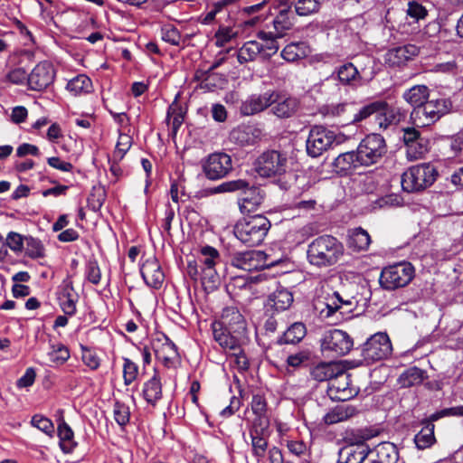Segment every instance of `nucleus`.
Here are the masks:
<instances>
[{
    "label": "nucleus",
    "instance_id": "f257e3e1",
    "mask_svg": "<svg viewBox=\"0 0 463 463\" xmlns=\"http://www.w3.org/2000/svg\"><path fill=\"white\" fill-rule=\"evenodd\" d=\"M213 339L225 353L245 347L250 343L247 323L238 308L227 307L221 318L212 324Z\"/></svg>",
    "mask_w": 463,
    "mask_h": 463
},
{
    "label": "nucleus",
    "instance_id": "f03ea898",
    "mask_svg": "<svg viewBox=\"0 0 463 463\" xmlns=\"http://www.w3.org/2000/svg\"><path fill=\"white\" fill-rule=\"evenodd\" d=\"M239 207L241 213L247 215L235 224V237L249 247L261 244L271 227L272 220L263 214L250 215L254 211L249 209L247 204H239Z\"/></svg>",
    "mask_w": 463,
    "mask_h": 463
},
{
    "label": "nucleus",
    "instance_id": "7ed1b4c3",
    "mask_svg": "<svg viewBox=\"0 0 463 463\" xmlns=\"http://www.w3.org/2000/svg\"><path fill=\"white\" fill-rule=\"evenodd\" d=\"M344 245L337 238L324 234L317 237L308 244L307 259L312 266L330 267L338 262L344 255Z\"/></svg>",
    "mask_w": 463,
    "mask_h": 463
},
{
    "label": "nucleus",
    "instance_id": "20e7f679",
    "mask_svg": "<svg viewBox=\"0 0 463 463\" xmlns=\"http://www.w3.org/2000/svg\"><path fill=\"white\" fill-rule=\"evenodd\" d=\"M463 416V405L445 408L435 411L420 420L421 430L414 436V443L418 449H426L436 443L434 422L444 417Z\"/></svg>",
    "mask_w": 463,
    "mask_h": 463
},
{
    "label": "nucleus",
    "instance_id": "39448f33",
    "mask_svg": "<svg viewBox=\"0 0 463 463\" xmlns=\"http://www.w3.org/2000/svg\"><path fill=\"white\" fill-rule=\"evenodd\" d=\"M415 276V269L407 261L398 262L383 269L379 283L383 289L394 290L407 286Z\"/></svg>",
    "mask_w": 463,
    "mask_h": 463
},
{
    "label": "nucleus",
    "instance_id": "423d86ee",
    "mask_svg": "<svg viewBox=\"0 0 463 463\" xmlns=\"http://www.w3.org/2000/svg\"><path fill=\"white\" fill-rule=\"evenodd\" d=\"M438 172L431 164H420L410 167L402 177V186L407 192H417L430 186Z\"/></svg>",
    "mask_w": 463,
    "mask_h": 463
},
{
    "label": "nucleus",
    "instance_id": "0eeeda50",
    "mask_svg": "<svg viewBox=\"0 0 463 463\" xmlns=\"http://www.w3.org/2000/svg\"><path fill=\"white\" fill-rule=\"evenodd\" d=\"M450 109L451 102L448 99H428L423 105L412 109L411 119L417 127L429 126L449 113Z\"/></svg>",
    "mask_w": 463,
    "mask_h": 463
},
{
    "label": "nucleus",
    "instance_id": "6e6552de",
    "mask_svg": "<svg viewBox=\"0 0 463 463\" xmlns=\"http://www.w3.org/2000/svg\"><path fill=\"white\" fill-rule=\"evenodd\" d=\"M340 143V137L334 131L323 126H313L306 140V150L309 156L315 158Z\"/></svg>",
    "mask_w": 463,
    "mask_h": 463
},
{
    "label": "nucleus",
    "instance_id": "1a4fd4ad",
    "mask_svg": "<svg viewBox=\"0 0 463 463\" xmlns=\"http://www.w3.org/2000/svg\"><path fill=\"white\" fill-rule=\"evenodd\" d=\"M229 263L245 271L260 270L275 266L277 261H267L264 251L256 250H234L229 252Z\"/></svg>",
    "mask_w": 463,
    "mask_h": 463
},
{
    "label": "nucleus",
    "instance_id": "9d476101",
    "mask_svg": "<svg viewBox=\"0 0 463 463\" xmlns=\"http://www.w3.org/2000/svg\"><path fill=\"white\" fill-rule=\"evenodd\" d=\"M392 345L386 333L378 332L371 335L362 345L361 355L369 365L374 362L384 360L392 354Z\"/></svg>",
    "mask_w": 463,
    "mask_h": 463
},
{
    "label": "nucleus",
    "instance_id": "9b49d317",
    "mask_svg": "<svg viewBox=\"0 0 463 463\" xmlns=\"http://www.w3.org/2000/svg\"><path fill=\"white\" fill-rule=\"evenodd\" d=\"M387 151L384 138L379 134L367 135L357 146L360 164L369 166L378 163Z\"/></svg>",
    "mask_w": 463,
    "mask_h": 463
},
{
    "label": "nucleus",
    "instance_id": "f8f14e48",
    "mask_svg": "<svg viewBox=\"0 0 463 463\" xmlns=\"http://www.w3.org/2000/svg\"><path fill=\"white\" fill-rule=\"evenodd\" d=\"M255 169L263 177L279 176L287 172L288 158L279 151H267L256 160Z\"/></svg>",
    "mask_w": 463,
    "mask_h": 463
},
{
    "label": "nucleus",
    "instance_id": "ddd939ff",
    "mask_svg": "<svg viewBox=\"0 0 463 463\" xmlns=\"http://www.w3.org/2000/svg\"><path fill=\"white\" fill-rule=\"evenodd\" d=\"M320 342L322 351L332 352L337 356L347 354L354 346L353 338L348 333L340 329L326 331Z\"/></svg>",
    "mask_w": 463,
    "mask_h": 463
},
{
    "label": "nucleus",
    "instance_id": "4468645a",
    "mask_svg": "<svg viewBox=\"0 0 463 463\" xmlns=\"http://www.w3.org/2000/svg\"><path fill=\"white\" fill-rule=\"evenodd\" d=\"M203 168L208 179H221L232 170V158L225 153L211 154L203 163Z\"/></svg>",
    "mask_w": 463,
    "mask_h": 463
},
{
    "label": "nucleus",
    "instance_id": "2eb2a0df",
    "mask_svg": "<svg viewBox=\"0 0 463 463\" xmlns=\"http://www.w3.org/2000/svg\"><path fill=\"white\" fill-rule=\"evenodd\" d=\"M54 76V69L50 62H39L28 75V87L32 90L42 91L53 82Z\"/></svg>",
    "mask_w": 463,
    "mask_h": 463
},
{
    "label": "nucleus",
    "instance_id": "dca6fc26",
    "mask_svg": "<svg viewBox=\"0 0 463 463\" xmlns=\"http://www.w3.org/2000/svg\"><path fill=\"white\" fill-rule=\"evenodd\" d=\"M238 0H217L209 4L200 20L203 24H211L213 22L222 23L226 20L235 6Z\"/></svg>",
    "mask_w": 463,
    "mask_h": 463
},
{
    "label": "nucleus",
    "instance_id": "f3484780",
    "mask_svg": "<svg viewBox=\"0 0 463 463\" xmlns=\"http://www.w3.org/2000/svg\"><path fill=\"white\" fill-rule=\"evenodd\" d=\"M200 253L201 257H199L198 261L202 264L203 283L205 279L214 283L218 279L215 265L220 260V253L215 248L209 245L203 246L200 249Z\"/></svg>",
    "mask_w": 463,
    "mask_h": 463
},
{
    "label": "nucleus",
    "instance_id": "a211bd4d",
    "mask_svg": "<svg viewBox=\"0 0 463 463\" xmlns=\"http://www.w3.org/2000/svg\"><path fill=\"white\" fill-rule=\"evenodd\" d=\"M278 91L269 90L261 94L250 96L241 107V111L245 116L261 112L276 101Z\"/></svg>",
    "mask_w": 463,
    "mask_h": 463
},
{
    "label": "nucleus",
    "instance_id": "6ab92c4d",
    "mask_svg": "<svg viewBox=\"0 0 463 463\" xmlns=\"http://www.w3.org/2000/svg\"><path fill=\"white\" fill-rule=\"evenodd\" d=\"M140 274L145 283L153 288H161L165 274L161 269L159 261L156 257L147 259L140 267Z\"/></svg>",
    "mask_w": 463,
    "mask_h": 463
},
{
    "label": "nucleus",
    "instance_id": "aec40b11",
    "mask_svg": "<svg viewBox=\"0 0 463 463\" xmlns=\"http://www.w3.org/2000/svg\"><path fill=\"white\" fill-rule=\"evenodd\" d=\"M300 109V100L292 96H282L278 92L276 101L271 105V113L280 119L295 116Z\"/></svg>",
    "mask_w": 463,
    "mask_h": 463
},
{
    "label": "nucleus",
    "instance_id": "412c9836",
    "mask_svg": "<svg viewBox=\"0 0 463 463\" xmlns=\"http://www.w3.org/2000/svg\"><path fill=\"white\" fill-rule=\"evenodd\" d=\"M420 52L418 46L406 44L389 50L385 54V61L392 67L405 65L409 61L416 57Z\"/></svg>",
    "mask_w": 463,
    "mask_h": 463
},
{
    "label": "nucleus",
    "instance_id": "4be33fe9",
    "mask_svg": "<svg viewBox=\"0 0 463 463\" xmlns=\"http://www.w3.org/2000/svg\"><path fill=\"white\" fill-rule=\"evenodd\" d=\"M266 428H259L255 420L249 434L251 440V454L253 458L260 462L265 456L269 447L268 439L264 436Z\"/></svg>",
    "mask_w": 463,
    "mask_h": 463
},
{
    "label": "nucleus",
    "instance_id": "5701e85b",
    "mask_svg": "<svg viewBox=\"0 0 463 463\" xmlns=\"http://www.w3.org/2000/svg\"><path fill=\"white\" fill-rule=\"evenodd\" d=\"M294 301L291 291L285 288H278L269 295L265 303L266 311L275 310L281 312L288 309Z\"/></svg>",
    "mask_w": 463,
    "mask_h": 463
},
{
    "label": "nucleus",
    "instance_id": "b1692460",
    "mask_svg": "<svg viewBox=\"0 0 463 463\" xmlns=\"http://www.w3.org/2000/svg\"><path fill=\"white\" fill-rule=\"evenodd\" d=\"M57 412L59 413V418L57 420V435L60 439L59 445L63 453L70 454L74 450L78 444L74 440V432L72 429L63 418V411L59 410Z\"/></svg>",
    "mask_w": 463,
    "mask_h": 463
},
{
    "label": "nucleus",
    "instance_id": "393cba45",
    "mask_svg": "<svg viewBox=\"0 0 463 463\" xmlns=\"http://www.w3.org/2000/svg\"><path fill=\"white\" fill-rule=\"evenodd\" d=\"M330 78L338 80L342 85L352 87L360 85L362 79L357 68L350 62L338 67Z\"/></svg>",
    "mask_w": 463,
    "mask_h": 463
},
{
    "label": "nucleus",
    "instance_id": "a878e982",
    "mask_svg": "<svg viewBox=\"0 0 463 463\" xmlns=\"http://www.w3.org/2000/svg\"><path fill=\"white\" fill-rule=\"evenodd\" d=\"M358 413L356 407L341 403L335 406L323 417V421L326 425H333L341 421L347 420L348 419L355 416Z\"/></svg>",
    "mask_w": 463,
    "mask_h": 463
},
{
    "label": "nucleus",
    "instance_id": "bb28decb",
    "mask_svg": "<svg viewBox=\"0 0 463 463\" xmlns=\"http://www.w3.org/2000/svg\"><path fill=\"white\" fill-rule=\"evenodd\" d=\"M373 454L369 446H347L340 449L337 463H364Z\"/></svg>",
    "mask_w": 463,
    "mask_h": 463
},
{
    "label": "nucleus",
    "instance_id": "cd10ccee",
    "mask_svg": "<svg viewBox=\"0 0 463 463\" xmlns=\"http://www.w3.org/2000/svg\"><path fill=\"white\" fill-rule=\"evenodd\" d=\"M295 23L294 13L287 4L279 6V12L273 20V27L277 36H283L285 33L292 28Z\"/></svg>",
    "mask_w": 463,
    "mask_h": 463
},
{
    "label": "nucleus",
    "instance_id": "c85d7f7f",
    "mask_svg": "<svg viewBox=\"0 0 463 463\" xmlns=\"http://www.w3.org/2000/svg\"><path fill=\"white\" fill-rule=\"evenodd\" d=\"M380 430L374 427H364L348 430L345 432V440L349 446L361 447L367 446L365 441L378 436Z\"/></svg>",
    "mask_w": 463,
    "mask_h": 463
},
{
    "label": "nucleus",
    "instance_id": "c756f323",
    "mask_svg": "<svg viewBox=\"0 0 463 463\" xmlns=\"http://www.w3.org/2000/svg\"><path fill=\"white\" fill-rule=\"evenodd\" d=\"M307 335L306 325L302 322L291 324L276 340L278 345H298Z\"/></svg>",
    "mask_w": 463,
    "mask_h": 463
},
{
    "label": "nucleus",
    "instance_id": "7c9ffc66",
    "mask_svg": "<svg viewBox=\"0 0 463 463\" xmlns=\"http://www.w3.org/2000/svg\"><path fill=\"white\" fill-rule=\"evenodd\" d=\"M427 378L428 374L425 370L411 366L399 375L397 382L402 388H411L420 385Z\"/></svg>",
    "mask_w": 463,
    "mask_h": 463
},
{
    "label": "nucleus",
    "instance_id": "2f4dec72",
    "mask_svg": "<svg viewBox=\"0 0 463 463\" xmlns=\"http://www.w3.org/2000/svg\"><path fill=\"white\" fill-rule=\"evenodd\" d=\"M317 363V355L310 348H303L297 353L289 354L286 360L288 366L293 368L309 367Z\"/></svg>",
    "mask_w": 463,
    "mask_h": 463
},
{
    "label": "nucleus",
    "instance_id": "473e14b6",
    "mask_svg": "<svg viewBox=\"0 0 463 463\" xmlns=\"http://www.w3.org/2000/svg\"><path fill=\"white\" fill-rule=\"evenodd\" d=\"M155 374L144 383L143 397L146 402L152 406L162 398V383L156 369H154Z\"/></svg>",
    "mask_w": 463,
    "mask_h": 463
},
{
    "label": "nucleus",
    "instance_id": "72a5a7b5",
    "mask_svg": "<svg viewBox=\"0 0 463 463\" xmlns=\"http://www.w3.org/2000/svg\"><path fill=\"white\" fill-rule=\"evenodd\" d=\"M64 286L59 295V304L66 316L73 317L76 314V302L77 298H74L72 292L73 283L72 281L64 282Z\"/></svg>",
    "mask_w": 463,
    "mask_h": 463
},
{
    "label": "nucleus",
    "instance_id": "f704fd0d",
    "mask_svg": "<svg viewBox=\"0 0 463 463\" xmlns=\"http://www.w3.org/2000/svg\"><path fill=\"white\" fill-rule=\"evenodd\" d=\"M151 347L156 356H180L175 344L165 334L153 338Z\"/></svg>",
    "mask_w": 463,
    "mask_h": 463
},
{
    "label": "nucleus",
    "instance_id": "c9c22d12",
    "mask_svg": "<svg viewBox=\"0 0 463 463\" xmlns=\"http://www.w3.org/2000/svg\"><path fill=\"white\" fill-rule=\"evenodd\" d=\"M362 165L356 151H350L340 154L333 163L335 171L337 174H346L357 166Z\"/></svg>",
    "mask_w": 463,
    "mask_h": 463
},
{
    "label": "nucleus",
    "instance_id": "e433bc0d",
    "mask_svg": "<svg viewBox=\"0 0 463 463\" xmlns=\"http://www.w3.org/2000/svg\"><path fill=\"white\" fill-rule=\"evenodd\" d=\"M310 377L317 382H326L337 376L335 367L333 364L320 361L317 356V363L309 368Z\"/></svg>",
    "mask_w": 463,
    "mask_h": 463
},
{
    "label": "nucleus",
    "instance_id": "4c0bfd02",
    "mask_svg": "<svg viewBox=\"0 0 463 463\" xmlns=\"http://www.w3.org/2000/svg\"><path fill=\"white\" fill-rule=\"evenodd\" d=\"M430 97V90L426 85H414L402 94L404 100L413 109L423 105Z\"/></svg>",
    "mask_w": 463,
    "mask_h": 463
},
{
    "label": "nucleus",
    "instance_id": "58836bf2",
    "mask_svg": "<svg viewBox=\"0 0 463 463\" xmlns=\"http://www.w3.org/2000/svg\"><path fill=\"white\" fill-rule=\"evenodd\" d=\"M375 459L379 463H397L399 451L397 446L390 441L379 443L375 448Z\"/></svg>",
    "mask_w": 463,
    "mask_h": 463
},
{
    "label": "nucleus",
    "instance_id": "ea45409f",
    "mask_svg": "<svg viewBox=\"0 0 463 463\" xmlns=\"http://www.w3.org/2000/svg\"><path fill=\"white\" fill-rule=\"evenodd\" d=\"M264 52L263 44L257 41L246 42L238 51L237 59L241 64L253 61Z\"/></svg>",
    "mask_w": 463,
    "mask_h": 463
},
{
    "label": "nucleus",
    "instance_id": "a19ab883",
    "mask_svg": "<svg viewBox=\"0 0 463 463\" xmlns=\"http://www.w3.org/2000/svg\"><path fill=\"white\" fill-rule=\"evenodd\" d=\"M195 78L200 80L199 88L204 91H213L225 83V79L214 72L196 71Z\"/></svg>",
    "mask_w": 463,
    "mask_h": 463
},
{
    "label": "nucleus",
    "instance_id": "79ce46f5",
    "mask_svg": "<svg viewBox=\"0 0 463 463\" xmlns=\"http://www.w3.org/2000/svg\"><path fill=\"white\" fill-rule=\"evenodd\" d=\"M386 107L387 102L383 100L371 102L362 107L355 114H354L353 118L350 120L346 119V124L361 122L373 114H378L379 112H382L386 109Z\"/></svg>",
    "mask_w": 463,
    "mask_h": 463
},
{
    "label": "nucleus",
    "instance_id": "37998d69",
    "mask_svg": "<svg viewBox=\"0 0 463 463\" xmlns=\"http://www.w3.org/2000/svg\"><path fill=\"white\" fill-rule=\"evenodd\" d=\"M66 89L73 96H80L91 91L92 82L85 74H80L69 80Z\"/></svg>",
    "mask_w": 463,
    "mask_h": 463
},
{
    "label": "nucleus",
    "instance_id": "c03bdc74",
    "mask_svg": "<svg viewBox=\"0 0 463 463\" xmlns=\"http://www.w3.org/2000/svg\"><path fill=\"white\" fill-rule=\"evenodd\" d=\"M309 49L305 43H292L284 47L281 51V57L287 61H296L307 57Z\"/></svg>",
    "mask_w": 463,
    "mask_h": 463
},
{
    "label": "nucleus",
    "instance_id": "a18cd8bd",
    "mask_svg": "<svg viewBox=\"0 0 463 463\" xmlns=\"http://www.w3.org/2000/svg\"><path fill=\"white\" fill-rule=\"evenodd\" d=\"M25 255L32 260L42 259L45 257V247L42 241L31 235L25 236Z\"/></svg>",
    "mask_w": 463,
    "mask_h": 463
},
{
    "label": "nucleus",
    "instance_id": "49530a36",
    "mask_svg": "<svg viewBox=\"0 0 463 463\" xmlns=\"http://www.w3.org/2000/svg\"><path fill=\"white\" fill-rule=\"evenodd\" d=\"M350 108L351 105L347 102L332 103L322 106L319 113L328 118H345Z\"/></svg>",
    "mask_w": 463,
    "mask_h": 463
},
{
    "label": "nucleus",
    "instance_id": "de8ad7c7",
    "mask_svg": "<svg viewBox=\"0 0 463 463\" xmlns=\"http://www.w3.org/2000/svg\"><path fill=\"white\" fill-rule=\"evenodd\" d=\"M238 36V31L229 25H220L214 33L215 45L223 47Z\"/></svg>",
    "mask_w": 463,
    "mask_h": 463
},
{
    "label": "nucleus",
    "instance_id": "09e8293b",
    "mask_svg": "<svg viewBox=\"0 0 463 463\" xmlns=\"http://www.w3.org/2000/svg\"><path fill=\"white\" fill-rule=\"evenodd\" d=\"M429 140L424 137L419 138L414 143H410L406 150L407 158L411 161L421 158L429 151Z\"/></svg>",
    "mask_w": 463,
    "mask_h": 463
},
{
    "label": "nucleus",
    "instance_id": "8fccbe9b",
    "mask_svg": "<svg viewBox=\"0 0 463 463\" xmlns=\"http://www.w3.org/2000/svg\"><path fill=\"white\" fill-rule=\"evenodd\" d=\"M231 139L235 143L244 146L254 141L252 128L250 126H239L231 132Z\"/></svg>",
    "mask_w": 463,
    "mask_h": 463
},
{
    "label": "nucleus",
    "instance_id": "3c124183",
    "mask_svg": "<svg viewBox=\"0 0 463 463\" xmlns=\"http://www.w3.org/2000/svg\"><path fill=\"white\" fill-rule=\"evenodd\" d=\"M184 121V113L176 101H174L168 108L167 124L174 132H176Z\"/></svg>",
    "mask_w": 463,
    "mask_h": 463
},
{
    "label": "nucleus",
    "instance_id": "603ef678",
    "mask_svg": "<svg viewBox=\"0 0 463 463\" xmlns=\"http://www.w3.org/2000/svg\"><path fill=\"white\" fill-rule=\"evenodd\" d=\"M320 8L319 0H296L295 11L300 16H307L317 13Z\"/></svg>",
    "mask_w": 463,
    "mask_h": 463
},
{
    "label": "nucleus",
    "instance_id": "864d4df0",
    "mask_svg": "<svg viewBox=\"0 0 463 463\" xmlns=\"http://www.w3.org/2000/svg\"><path fill=\"white\" fill-rule=\"evenodd\" d=\"M31 423L33 427L37 428L49 437H53L55 430L52 421L40 414H35L32 417Z\"/></svg>",
    "mask_w": 463,
    "mask_h": 463
},
{
    "label": "nucleus",
    "instance_id": "5fc2aeb1",
    "mask_svg": "<svg viewBox=\"0 0 463 463\" xmlns=\"http://www.w3.org/2000/svg\"><path fill=\"white\" fill-rule=\"evenodd\" d=\"M86 279L93 285H98L101 279V272L96 259H90L85 269Z\"/></svg>",
    "mask_w": 463,
    "mask_h": 463
},
{
    "label": "nucleus",
    "instance_id": "6e6d98bb",
    "mask_svg": "<svg viewBox=\"0 0 463 463\" xmlns=\"http://www.w3.org/2000/svg\"><path fill=\"white\" fill-rule=\"evenodd\" d=\"M123 379L125 385H130L138 375V366L131 359L123 358Z\"/></svg>",
    "mask_w": 463,
    "mask_h": 463
},
{
    "label": "nucleus",
    "instance_id": "4d7b16f0",
    "mask_svg": "<svg viewBox=\"0 0 463 463\" xmlns=\"http://www.w3.org/2000/svg\"><path fill=\"white\" fill-rule=\"evenodd\" d=\"M350 240L351 244L360 250L367 249L371 241L368 232L361 227L354 230Z\"/></svg>",
    "mask_w": 463,
    "mask_h": 463
},
{
    "label": "nucleus",
    "instance_id": "13d9d810",
    "mask_svg": "<svg viewBox=\"0 0 463 463\" xmlns=\"http://www.w3.org/2000/svg\"><path fill=\"white\" fill-rule=\"evenodd\" d=\"M178 214L181 218H184L190 225L199 224L201 215L195 207L191 204H185L184 207H178Z\"/></svg>",
    "mask_w": 463,
    "mask_h": 463
},
{
    "label": "nucleus",
    "instance_id": "bf43d9fd",
    "mask_svg": "<svg viewBox=\"0 0 463 463\" xmlns=\"http://www.w3.org/2000/svg\"><path fill=\"white\" fill-rule=\"evenodd\" d=\"M114 419L120 426H125L128 423L130 418L129 407L123 402L117 401L114 403Z\"/></svg>",
    "mask_w": 463,
    "mask_h": 463
},
{
    "label": "nucleus",
    "instance_id": "052dcab7",
    "mask_svg": "<svg viewBox=\"0 0 463 463\" xmlns=\"http://www.w3.org/2000/svg\"><path fill=\"white\" fill-rule=\"evenodd\" d=\"M25 236L15 232H8L5 244L14 252H22L24 249Z\"/></svg>",
    "mask_w": 463,
    "mask_h": 463
},
{
    "label": "nucleus",
    "instance_id": "680f3d73",
    "mask_svg": "<svg viewBox=\"0 0 463 463\" xmlns=\"http://www.w3.org/2000/svg\"><path fill=\"white\" fill-rule=\"evenodd\" d=\"M81 359L85 365L91 370H97L99 367V358L97 354L86 345H80Z\"/></svg>",
    "mask_w": 463,
    "mask_h": 463
},
{
    "label": "nucleus",
    "instance_id": "e2e57ef3",
    "mask_svg": "<svg viewBox=\"0 0 463 463\" xmlns=\"http://www.w3.org/2000/svg\"><path fill=\"white\" fill-rule=\"evenodd\" d=\"M50 360L56 364L61 365L66 363L70 358V351L67 346L59 344L53 350L49 353Z\"/></svg>",
    "mask_w": 463,
    "mask_h": 463
},
{
    "label": "nucleus",
    "instance_id": "0e129e2a",
    "mask_svg": "<svg viewBox=\"0 0 463 463\" xmlns=\"http://www.w3.org/2000/svg\"><path fill=\"white\" fill-rule=\"evenodd\" d=\"M161 37L163 41L176 46L180 44L182 39L178 30L170 24L162 27Z\"/></svg>",
    "mask_w": 463,
    "mask_h": 463
},
{
    "label": "nucleus",
    "instance_id": "69168bd1",
    "mask_svg": "<svg viewBox=\"0 0 463 463\" xmlns=\"http://www.w3.org/2000/svg\"><path fill=\"white\" fill-rule=\"evenodd\" d=\"M267 401L263 394H253L251 401V410L252 412L259 418L260 421L261 420V417H263L267 412Z\"/></svg>",
    "mask_w": 463,
    "mask_h": 463
},
{
    "label": "nucleus",
    "instance_id": "338daca9",
    "mask_svg": "<svg viewBox=\"0 0 463 463\" xmlns=\"http://www.w3.org/2000/svg\"><path fill=\"white\" fill-rule=\"evenodd\" d=\"M132 146V137L124 133H119L116 145L115 156L119 159L123 158Z\"/></svg>",
    "mask_w": 463,
    "mask_h": 463
},
{
    "label": "nucleus",
    "instance_id": "774afa93",
    "mask_svg": "<svg viewBox=\"0 0 463 463\" xmlns=\"http://www.w3.org/2000/svg\"><path fill=\"white\" fill-rule=\"evenodd\" d=\"M170 195L174 203H185L189 196L185 194L184 185L181 181H174L170 187Z\"/></svg>",
    "mask_w": 463,
    "mask_h": 463
}]
</instances>
